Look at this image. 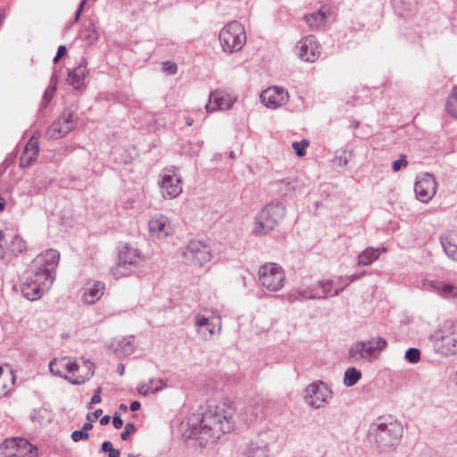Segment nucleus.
Masks as SVG:
<instances>
[{"label":"nucleus","instance_id":"obj_37","mask_svg":"<svg viewBox=\"0 0 457 457\" xmlns=\"http://www.w3.org/2000/svg\"><path fill=\"white\" fill-rule=\"evenodd\" d=\"M101 452L108 453V457H120V450L113 448L110 441H104L102 444Z\"/></svg>","mask_w":457,"mask_h":457},{"label":"nucleus","instance_id":"obj_13","mask_svg":"<svg viewBox=\"0 0 457 457\" xmlns=\"http://www.w3.org/2000/svg\"><path fill=\"white\" fill-rule=\"evenodd\" d=\"M4 457H26L29 453H37V448L23 437L5 439L0 446Z\"/></svg>","mask_w":457,"mask_h":457},{"label":"nucleus","instance_id":"obj_49","mask_svg":"<svg viewBox=\"0 0 457 457\" xmlns=\"http://www.w3.org/2000/svg\"><path fill=\"white\" fill-rule=\"evenodd\" d=\"M100 394H101V388L98 387L95 391V394L91 398L90 404H97V403H101L102 399H101Z\"/></svg>","mask_w":457,"mask_h":457},{"label":"nucleus","instance_id":"obj_23","mask_svg":"<svg viewBox=\"0 0 457 457\" xmlns=\"http://www.w3.org/2000/svg\"><path fill=\"white\" fill-rule=\"evenodd\" d=\"M425 289L435 292L445 298H457V287L449 283L438 280H424L422 283Z\"/></svg>","mask_w":457,"mask_h":457},{"label":"nucleus","instance_id":"obj_3","mask_svg":"<svg viewBox=\"0 0 457 457\" xmlns=\"http://www.w3.org/2000/svg\"><path fill=\"white\" fill-rule=\"evenodd\" d=\"M50 371L64 378L73 385H81L94 376V364L89 361H83L82 365L71 361L67 357L54 359L49 363Z\"/></svg>","mask_w":457,"mask_h":457},{"label":"nucleus","instance_id":"obj_33","mask_svg":"<svg viewBox=\"0 0 457 457\" xmlns=\"http://www.w3.org/2000/svg\"><path fill=\"white\" fill-rule=\"evenodd\" d=\"M361 378V372L354 367H350L345 371L344 384L345 386H353Z\"/></svg>","mask_w":457,"mask_h":457},{"label":"nucleus","instance_id":"obj_16","mask_svg":"<svg viewBox=\"0 0 457 457\" xmlns=\"http://www.w3.org/2000/svg\"><path fill=\"white\" fill-rule=\"evenodd\" d=\"M159 182L161 193L166 199H174L182 192V181L173 170H163L160 175Z\"/></svg>","mask_w":457,"mask_h":457},{"label":"nucleus","instance_id":"obj_36","mask_svg":"<svg viewBox=\"0 0 457 457\" xmlns=\"http://www.w3.org/2000/svg\"><path fill=\"white\" fill-rule=\"evenodd\" d=\"M80 37L83 40L87 41L90 44L96 41L98 38V34L95 28V25L89 24L88 27L85 28L81 31Z\"/></svg>","mask_w":457,"mask_h":457},{"label":"nucleus","instance_id":"obj_6","mask_svg":"<svg viewBox=\"0 0 457 457\" xmlns=\"http://www.w3.org/2000/svg\"><path fill=\"white\" fill-rule=\"evenodd\" d=\"M386 345V339L381 337H371L367 341H355L348 348V359L353 363L370 362Z\"/></svg>","mask_w":457,"mask_h":457},{"label":"nucleus","instance_id":"obj_10","mask_svg":"<svg viewBox=\"0 0 457 457\" xmlns=\"http://www.w3.org/2000/svg\"><path fill=\"white\" fill-rule=\"evenodd\" d=\"M223 52L232 54L243 48L246 42L245 28L238 21L228 22L219 34Z\"/></svg>","mask_w":457,"mask_h":457},{"label":"nucleus","instance_id":"obj_43","mask_svg":"<svg viewBox=\"0 0 457 457\" xmlns=\"http://www.w3.org/2000/svg\"><path fill=\"white\" fill-rule=\"evenodd\" d=\"M278 185H279V191L285 195H288L292 190H294V186L288 180H286V179L281 180L278 182Z\"/></svg>","mask_w":457,"mask_h":457},{"label":"nucleus","instance_id":"obj_8","mask_svg":"<svg viewBox=\"0 0 457 457\" xmlns=\"http://www.w3.org/2000/svg\"><path fill=\"white\" fill-rule=\"evenodd\" d=\"M55 279V273H45L40 270H29L26 280L21 285V294L30 301L39 299L48 291Z\"/></svg>","mask_w":457,"mask_h":457},{"label":"nucleus","instance_id":"obj_57","mask_svg":"<svg viewBox=\"0 0 457 457\" xmlns=\"http://www.w3.org/2000/svg\"><path fill=\"white\" fill-rule=\"evenodd\" d=\"M110 422V416L105 415L100 420V424L104 426Z\"/></svg>","mask_w":457,"mask_h":457},{"label":"nucleus","instance_id":"obj_15","mask_svg":"<svg viewBox=\"0 0 457 457\" xmlns=\"http://www.w3.org/2000/svg\"><path fill=\"white\" fill-rule=\"evenodd\" d=\"M194 327L196 333L202 339L207 341L212 339V336L221 331L220 317H206L196 313L194 316Z\"/></svg>","mask_w":457,"mask_h":457},{"label":"nucleus","instance_id":"obj_54","mask_svg":"<svg viewBox=\"0 0 457 457\" xmlns=\"http://www.w3.org/2000/svg\"><path fill=\"white\" fill-rule=\"evenodd\" d=\"M306 287L308 288L309 291H312L314 293H320V289L319 288L317 282L314 285Z\"/></svg>","mask_w":457,"mask_h":457},{"label":"nucleus","instance_id":"obj_45","mask_svg":"<svg viewBox=\"0 0 457 457\" xmlns=\"http://www.w3.org/2000/svg\"><path fill=\"white\" fill-rule=\"evenodd\" d=\"M88 438V433L81 430H75L71 434V439L74 442H79L81 440H86Z\"/></svg>","mask_w":457,"mask_h":457},{"label":"nucleus","instance_id":"obj_1","mask_svg":"<svg viewBox=\"0 0 457 457\" xmlns=\"http://www.w3.org/2000/svg\"><path fill=\"white\" fill-rule=\"evenodd\" d=\"M234 414L230 403L208 402L201 411L193 413L181 423L182 436L193 447H206L234 429Z\"/></svg>","mask_w":457,"mask_h":457},{"label":"nucleus","instance_id":"obj_28","mask_svg":"<svg viewBox=\"0 0 457 457\" xmlns=\"http://www.w3.org/2000/svg\"><path fill=\"white\" fill-rule=\"evenodd\" d=\"M441 244L446 255L457 262V231H449L441 237Z\"/></svg>","mask_w":457,"mask_h":457},{"label":"nucleus","instance_id":"obj_20","mask_svg":"<svg viewBox=\"0 0 457 457\" xmlns=\"http://www.w3.org/2000/svg\"><path fill=\"white\" fill-rule=\"evenodd\" d=\"M266 435H259L253 439L244 442L239 445V452L247 457H262L269 452Z\"/></svg>","mask_w":457,"mask_h":457},{"label":"nucleus","instance_id":"obj_22","mask_svg":"<svg viewBox=\"0 0 457 457\" xmlns=\"http://www.w3.org/2000/svg\"><path fill=\"white\" fill-rule=\"evenodd\" d=\"M235 101L236 98L230 94L222 90H215L210 94L209 102L205 105V109L207 112L226 111L232 107Z\"/></svg>","mask_w":457,"mask_h":457},{"label":"nucleus","instance_id":"obj_61","mask_svg":"<svg viewBox=\"0 0 457 457\" xmlns=\"http://www.w3.org/2000/svg\"><path fill=\"white\" fill-rule=\"evenodd\" d=\"M3 238H4V233L0 231V256L3 254Z\"/></svg>","mask_w":457,"mask_h":457},{"label":"nucleus","instance_id":"obj_35","mask_svg":"<svg viewBox=\"0 0 457 457\" xmlns=\"http://www.w3.org/2000/svg\"><path fill=\"white\" fill-rule=\"evenodd\" d=\"M317 285L320 289V293H316L319 295L318 299H326L333 294V281L331 279L319 280Z\"/></svg>","mask_w":457,"mask_h":457},{"label":"nucleus","instance_id":"obj_55","mask_svg":"<svg viewBox=\"0 0 457 457\" xmlns=\"http://www.w3.org/2000/svg\"><path fill=\"white\" fill-rule=\"evenodd\" d=\"M365 274V272H361V274L357 275V274H353L351 275L348 278H349V281L350 282H353L357 279H359L361 276H363Z\"/></svg>","mask_w":457,"mask_h":457},{"label":"nucleus","instance_id":"obj_62","mask_svg":"<svg viewBox=\"0 0 457 457\" xmlns=\"http://www.w3.org/2000/svg\"><path fill=\"white\" fill-rule=\"evenodd\" d=\"M185 123H186V125H187V126H192V125H193V123H194V120H193V118H191V117H187V118L185 119Z\"/></svg>","mask_w":457,"mask_h":457},{"label":"nucleus","instance_id":"obj_26","mask_svg":"<svg viewBox=\"0 0 457 457\" xmlns=\"http://www.w3.org/2000/svg\"><path fill=\"white\" fill-rule=\"evenodd\" d=\"M39 146L38 142L35 137H31L29 142L26 144L21 157H20V165L22 168H27L32 165L38 155Z\"/></svg>","mask_w":457,"mask_h":457},{"label":"nucleus","instance_id":"obj_40","mask_svg":"<svg viewBox=\"0 0 457 457\" xmlns=\"http://www.w3.org/2000/svg\"><path fill=\"white\" fill-rule=\"evenodd\" d=\"M55 86H48V87L46 89L42 103H41V108H45L48 105V104L51 102L54 93H55Z\"/></svg>","mask_w":457,"mask_h":457},{"label":"nucleus","instance_id":"obj_41","mask_svg":"<svg viewBox=\"0 0 457 457\" xmlns=\"http://www.w3.org/2000/svg\"><path fill=\"white\" fill-rule=\"evenodd\" d=\"M12 247L13 252L21 253L26 249V242L19 236H16L12 242Z\"/></svg>","mask_w":457,"mask_h":457},{"label":"nucleus","instance_id":"obj_31","mask_svg":"<svg viewBox=\"0 0 457 457\" xmlns=\"http://www.w3.org/2000/svg\"><path fill=\"white\" fill-rule=\"evenodd\" d=\"M164 383L162 379H150L148 383L141 384L137 390L138 393L142 395H147L150 393H156L161 390L163 386Z\"/></svg>","mask_w":457,"mask_h":457},{"label":"nucleus","instance_id":"obj_29","mask_svg":"<svg viewBox=\"0 0 457 457\" xmlns=\"http://www.w3.org/2000/svg\"><path fill=\"white\" fill-rule=\"evenodd\" d=\"M387 249L381 247H367L358 255V266H368L378 259L380 253L386 252Z\"/></svg>","mask_w":457,"mask_h":457},{"label":"nucleus","instance_id":"obj_30","mask_svg":"<svg viewBox=\"0 0 457 457\" xmlns=\"http://www.w3.org/2000/svg\"><path fill=\"white\" fill-rule=\"evenodd\" d=\"M115 353L120 356H128L134 353V337H122L112 345Z\"/></svg>","mask_w":457,"mask_h":457},{"label":"nucleus","instance_id":"obj_64","mask_svg":"<svg viewBox=\"0 0 457 457\" xmlns=\"http://www.w3.org/2000/svg\"><path fill=\"white\" fill-rule=\"evenodd\" d=\"M453 381L454 382V384L457 386V370L454 372V374L453 376Z\"/></svg>","mask_w":457,"mask_h":457},{"label":"nucleus","instance_id":"obj_11","mask_svg":"<svg viewBox=\"0 0 457 457\" xmlns=\"http://www.w3.org/2000/svg\"><path fill=\"white\" fill-rule=\"evenodd\" d=\"M185 261L193 265H204L212 259L211 249L207 244L200 240L190 241L182 248Z\"/></svg>","mask_w":457,"mask_h":457},{"label":"nucleus","instance_id":"obj_56","mask_svg":"<svg viewBox=\"0 0 457 457\" xmlns=\"http://www.w3.org/2000/svg\"><path fill=\"white\" fill-rule=\"evenodd\" d=\"M93 428L92 421L88 420L83 425L82 430L87 432L89 429Z\"/></svg>","mask_w":457,"mask_h":457},{"label":"nucleus","instance_id":"obj_7","mask_svg":"<svg viewBox=\"0 0 457 457\" xmlns=\"http://www.w3.org/2000/svg\"><path fill=\"white\" fill-rule=\"evenodd\" d=\"M286 207L278 202L265 205L256 215L253 232L255 236L265 235L275 228L284 219Z\"/></svg>","mask_w":457,"mask_h":457},{"label":"nucleus","instance_id":"obj_51","mask_svg":"<svg viewBox=\"0 0 457 457\" xmlns=\"http://www.w3.org/2000/svg\"><path fill=\"white\" fill-rule=\"evenodd\" d=\"M87 0H82L76 13H75V21H78L79 20V17H80V14H81V12L84 8V5L86 4Z\"/></svg>","mask_w":457,"mask_h":457},{"label":"nucleus","instance_id":"obj_9","mask_svg":"<svg viewBox=\"0 0 457 457\" xmlns=\"http://www.w3.org/2000/svg\"><path fill=\"white\" fill-rule=\"evenodd\" d=\"M258 285L262 290L274 293L281 290L286 282L284 269L278 263L266 262L258 270Z\"/></svg>","mask_w":457,"mask_h":457},{"label":"nucleus","instance_id":"obj_27","mask_svg":"<svg viewBox=\"0 0 457 457\" xmlns=\"http://www.w3.org/2000/svg\"><path fill=\"white\" fill-rule=\"evenodd\" d=\"M104 289L105 285L104 282H94L85 289L82 296L83 302L87 304H94L103 296Z\"/></svg>","mask_w":457,"mask_h":457},{"label":"nucleus","instance_id":"obj_50","mask_svg":"<svg viewBox=\"0 0 457 457\" xmlns=\"http://www.w3.org/2000/svg\"><path fill=\"white\" fill-rule=\"evenodd\" d=\"M102 413H103V411L101 409H97L93 413H88L87 415V420L93 421V420H96L97 418H99L102 415Z\"/></svg>","mask_w":457,"mask_h":457},{"label":"nucleus","instance_id":"obj_48","mask_svg":"<svg viewBox=\"0 0 457 457\" xmlns=\"http://www.w3.org/2000/svg\"><path fill=\"white\" fill-rule=\"evenodd\" d=\"M112 424L116 429H120L123 426V420L117 412L112 417Z\"/></svg>","mask_w":457,"mask_h":457},{"label":"nucleus","instance_id":"obj_21","mask_svg":"<svg viewBox=\"0 0 457 457\" xmlns=\"http://www.w3.org/2000/svg\"><path fill=\"white\" fill-rule=\"evenodd\" d=\"M288 93L282 87H270L263 90L260 96L262 103L270 109L284 105L288 100Z\"/></svg>","mask_w":457,"mask_h":457},{"label":"nucleus","instance_id":"obj_17","mask_svg":"<svg viewBox=\"0 0 457 457\" xmlns=\"http://www.w3.org/2000/svg\"><path fill=\"white\" fill-rule=\"evenodd\" d=\"M295 52L302 61L314 62L320 55L321 46L316 37L311 35L297 42Z\"/></svg>","mask_w":457,"mask_h":457},{"label":"nucleus","instance_id":"obj_52","mask_svg":"<svg viewBox=\"0 0 457 457\" xmlns=\"http://www.w3.org/2000/svg\"><path fill=\"white\" fill-rule=\"evenodd\" d=\"M140 406H141V404H140V403H139V402H137V401H134V402H132V403H130L129 408H130V410H131L132 411H137V410L140 408Z\"/></svg>","mask_w":457,"mask_h":457},{"label":"nucleus","instance_id":"obj_60","mask_svg":"<svg viewBox=\"0 0 457 457\" xmlns=\"http://www.w3.org/2000/svg\"><path fill=\"white\" fill-rule=\"evenodd\" d=\"M344 288H345V287H339V288H337V289L333 292V294H331V295H330V296H337V295H338L341 292H343V291H344Z\"/></svg>","mask_w":457,"mask_h":457},{"label":"nucleus","instance_id":"obj_4","mask_svg":"<svg viewBox=\"0 0 457 457\" xmlns=\"http://www.w3.org/2000/svg\"><path fill=\"white\" fill-rule=\"evenodd\" d=\"M145 265V257L137 248L125 245L120 247L118 261L111 270V274L115 278H120L135 274Z\"/></svg>","mask_w":457,"mask_h":457},{"label":"nucleus","instance_id":"obj_34","mask_svg":"<svg viewBox=\"0 0 457 457\" xmlns=\"http://www.w3.org/2000/svg\"><path fill=\"white\" fill-rule=\"evenodd\" d=\"M446 112L457 118V87H454L445 104Z\"/></svg>","mask_w":457,"mask_h":457},{"label":"nucleus","instance_id":"obj_44","mask_svg":"<svg viewBox=\"0 0 457 457\" xmlns=\"http://www.w3.org/2000/svg\"><path fill=\"white\" fill-rule=\"evenodd\" d=\"M136 431V427L133 423H127L125 425L124 431L120 434V438L123 441H126L129 439V436L133 434Z\"/></svg>","mask_w":457,"mask_h":457},{"label":"nucleus","instance_id":"obj_46","mask_svg":"<svg viewBox=\"0 0 457 457\" xmlns=\"http://www.w3.org/2000/svg\"><path fill=\"white\" fill-rule=\"evenodd\" d=\"M408 162L405 155H402L400 159L393 162L394 171H399L403 167L407 166Z\"/></svg>","mask_w":457,"mask_h":457},{"label":"nucleus","instance_id":"obj_42","mask_svg":"<svg viewBox=\"0 0 457 457\" xmlns=\"http://www.w3.org/2000/svg\"><path fill=\"white\" fill-rule=\"evenodd\" d=\"M296 293L303 299H318L319 297L316 293L309 291L307 287L298 288L296 289Z\"/></svg>","mask_w":457,"mask_h":457},{"label":"nucleus","instance_id":"obj_12","mask_svg":"<svg viewBox=\"0 0 457 457\" xmlns=\"http://www.w3.org/2000/svg\"><path fill=\"white\" fill-rule=\"evenodd\" d=\"M333 393L328 386L322 381H316L309 385L304 391V399L307 404L314 409L325 406L332 398Z\"/></svg>","mask_w":457,"mask_h":457},{"label":"nucleus","instance_id":"obj_19","mask_svg":"<svg viewBox=\"0 0 457 457\" xmlns=\"http://www.w3.org/2000/svg\"><path fill=\"white\" fill-rule=\"evenodd\" d=\"M60 261V253L57 250L48 249L38 254L31 262V270H40L45 273H56V268Z\"/></svg>","mask_w":457,"mask_h":457},{"label":"nucleus","instance_id":"obj_58","mask_svg":"<svg viewBox=\"0 0 457 457\" xmlns=\"http://www.w3.org/2000/svg\"><path fill=\"white\" fill-rule=\"evenodd\" d=\"M117 372L119 373L120 376H122L125 372V367L123 364L120 363L118 364L117 366Z\"/></svg>","mask_w":457,"mask_h":457},{"label":"nucleus","instance_id":"obj_24","mask_svg":"<svg viewBox=\"0 0 457 457\" xmlns=\"http://www.w3.org/2000/svg\"><path fill=\"white\" fill-rule=\"evenodd\" d=\"M148 227L150 232L159 238L167 237L172 230L169 219L162 214L152 217L148 221Z\"/></svg>","mask_w":457,"mask_h":457},{"label":"nucleus","instance_id":"obj_63","mask_svg":"<svg viewBox=\"0 0 457 457\" xmlns=\"http://www.w3.org/2000/svg\"><path fill=\"white\" fill-rule=\"evenodd\" d=\"M86 372V370L83 369V370H75V376H79L81 374H84Z\"/></svg>","mask_w":457,"mask_h":457},{"label":"nucleus","instance_id":"obj_47","mask_svg":"<svg viewBox=\"0 0 457 457\" xmlns=\"http://www.w3.org/2000/svg\"><path fill=\"white\" fill-rule=\"evenodd\" d=\"M162 70L169 74H175L178 71V67L174 62L167 61L162 62Z\"/></svg>","mask_w":457,"mask_h":457},{"label":"nucleus","instance_id":"obj_25","mask_svg":"<svg viewBox=\"0 0 457 457\" xmlns=\"http://www.w3.org/2000/svg\"><path fill=\"white\" fill-rule=\"evenodd\" d=\"M87 75L88 71L87 69V62L82 58L79 64L69 72L67 82L74 89H81L85 85V79Z\"/></svg>","mask_w":457,"mask_h":457},{"label":"nucleus","instance_id":"obj_5","mask_svg":"<svg viewBox=\"0 0 457 457\" xmlns=\"http://www.w3.org/2000/svg\"><path fill=\"white\" fill-rule=\"evenodd\" d=\"M436 353L442 356L457 354V320H447L430 336Z\"/></svg>","mask_w":457,"mask_h":457},{"label":"nucleus","instance_id":"obj_32","mask_svg":"<svg viewBox=\"0 0 457 457\" xmlns=\"http://www.w3.org/2000/svg\"><path fill=\"white\" fill-rule=\"evenodd\" d=\"M326 18H327V16L325 14V12H323L321 11H319V12H313V13L304 16L306 23L312 29H317V28L320 27L322 24H324Z\"/></svg>","mask_w":457,"mask_h":457},{"label":"nucleus","instance_id":"obj_53","mask_svg":"<svg viewBox=\"0 0 457 457\" xmlns=\"http://www.w3.org/2000/svg\"><path fill=\"white\" fill-rule=\"evenodd\" d=\"M66 53V47L65 46H60L57 49V53L56 54L58 55V57H62Z\"/></svg>","mask_w":457,"mask_h":457},{"label":"nucleus","instance_id":"obj_18","mask_svg":"<svg viewBox=\"0 0 457 457\" xmlns=\"http://www.w3.org/2000/svg\"><path fill=\"white\" fill-rule=\"evenodd\" d=\"M436 188L437 183L431 174L423 173L417 177L414 191L420 202H429L436 195Z\"/></svg>","mask_w":457,"mask_h":457},{"label":"nucleus","instance_id":"obj_2","mask_svg":"<svg viewBox=\"0 0 457 457\" xmlns=\"http://www.w3.org/2000/svg\"><path fill=\"white\" fill-rule=\"evenodd\" d=\"M403 435L400 421L391 417H379L370 425L368 439L380 453H386L399 445Z\"/></svg>","mask_w":457,"mask_h":457},{"label":"nucleus","instance_id":"obj_39","mask_svg":"<svg viewBox=\"0 0 457 457\" xmlns=\"http://www.w3.org/2000/svg\"><path fill=\"white\" fill-rule=\"evenodd\" d=\"M405 358L411 363H417L420 360V351L417 348H409L405 353Z\"/></svg>","mask_w":457,"mask_h":457},{"label":"nucleus","instance_id":"obj_38","mask_svg":"<svg viewBox=\"0 0 457 457\" xmlns=\"http://www.w3.org/2000/svg\"><path fill=\"white\" fill-rule=\"evenodd\" d=\"M309 145V142L306 139H303L298 142L295 141L292 144L293 149L295 150L297 156L302 157L305 154V149Z\"/></svg>","mask_w":457,"mask_h":457},{"label":"nucleus","instance_id":"obj_59","mask_svg":"<svg viewBox=\"0 0 457 457\" xmlns=\"http://www.w3.org/2000/svg\"><path fill=\"white\" fill-rule=\"evenodd\" d=\"M56 84H57V77L55 74H53L52 77H51V79H50V84L49 86H55L56 87Z\"/></svg>","mask_w":457,"mask_h":457},{"label":"nucleus","instance_id":"obj_14","mask_svg":"<svg viewBox=\"0 0 457 457\" xmlns=\"http://www.w3.org/2000/svg\"><path fill=\"white\" fill-rule=\"evenodd\" d=\"M77 118L74 112L65 110L57 120L54 121L46 131V137L55 140L66 136L76 125Z\"/></svg>","mask_w":457,"mask_h":457}]
</instances>
